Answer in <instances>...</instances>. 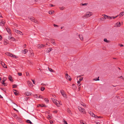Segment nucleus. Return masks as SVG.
Wrapping results in <instances>:
<instances>
[{"mask_svg":"<svg viewBox=\"0 0 124 124\" xmlns=\"http://www.w3.org/2000/svg\"><path fill=\"white\" fill-rule=\"evenodd\" d=\"M5 23V21L3 20H1V22L0 23V26H3Z\"/></svg>","mask_w":124,"mask_h":124,"instance_id":"8","label":"nucleus"},{"mask_svg":"<svg viewBox=\"0 0 124 124\" xmlns=\"http://www.w3.org/2000/svg\"><path fill=\"white\" fill-rule=\"evenodd\" d=\"M47 117L48 119H50L51 118V116H47Z\"/></svg>","mask_w":124,"mask_h":124,"instance_id":"45","label":"nucleus"},{"mask_svg":"<svg viewBox=\"0 0 124 124\" xmlns=\"http://www.w3.org/2000/svg\"><path fill=\"white\" fill-rule=\"evenodd\" d=\"M25 94L26 95L28 96H29L31 95V94L30 93L28 92H27Z\"/></svg>","mask_w":124,"mask_h":124,"instance_id":"22","label":"nucleus"},{"mask_svg":"<svg viewBox=\"0 0 124 124\" xmlns=\"http://www.w3.org/2000/svg\"><path fill=\"white\" fill-rule=\"evenodd\" d=\"M80 122L81 124H85V123H84L82 121H80Z\"/></svg>","mask_w":124,"mask_h":124,"instance_id":"42","label":"nucleus"},{"mask_svg":"<svg viewBox=\"0 0 124 124\" xmlns=\"http://www.w3.org/2000/svg\"><path fill=\"white\" fill-rule=\"evenodd\" d=\"M26 122L31 124H32V123L30 121L28 120H27Z\"/></svg>","mask_w":124,"mask_h":124,"instance_id":"29","label":"nucleus"},{"mask_svg":"<svg viewBox=\"0 0 124 124\" xmlns=\"http://www.w3.org/2000/svg\"><path fill=\"white\" fill-rule=\"evenodd\" d=\"M45 89L44 87H41L40 88V90L42 91H43Z\"/></svg>","mask_w":124,"mask_h":124,"instance_id":"38","label":"nucleus"},{"mask_svg":"<svg viewBox=\"0 0 124 124\" xmlns=\"http://www.w3.org/2000/svg\"><path fill=\"white\" fill-rule=\"evenodd\" d=\"M99 77H98V78L97 79V78H96L94 79H93V80H95V81L99 80Z\"/></svg>","mask_w":124,"mask_h":124,"instance_id":"39","label":"nucleus"},{"mask_svg":"<svg viewBox=\"0 0 124 124\" xmlns=\"http://www.w3.org/2000/svg\"><path fill=\"white\" fill-rule=\"evenodd\" d=\"M116 16L115 17L113 16V18L114 19L115 18H116V17H117V16Z\"/></svg>","mask_w":124,"mask_h":124,"instance_id":"52","label":"nucleus"},{"mask_svg":"<svg viewBox=\"0 0 124 124\" xmlns=\"http://www.w3.org/2000/svg\"><path fill=\"white\" fill-rule=\"evenodd\" d=\"M80 81H78L77 82L78 84H79L80 83Z\"/></svg>","mask_w":124,"mask_h":124,"instance_id":"61","label":"nucleus"},{"mask_svg":"<svg viewBox=\"0 0 124 124\" xmlns=\"http://www.w3.org/2000/svg\"><path fill=\"white\" fill-rule=\"evenodd\" d=\"M93 15V13L91 12H87L85 15V16L86 17H90L91 15Z\"/></svg>","mask_w":124,"mask_h":124,"instance_id":"2","label":"nucleus"},{"mask_svg":"<svg viewBox=\"0 0 124 124\" xmlns=\"http://www.w3.org/2000/svg\"><path fill=\"white\" fill-rule=\"evenodd\" d=\"M54 11H49V13L50 14H53L54 13Z\"/></svg>","mask_w":124,"mask_h":124,"instance_id":"24","label":"nucleus"},{"mask_svg":"<svg viewBox=\"0 0 124 124\" xmlns=\"http://www.w3.org/2000/svg\"><path fill=\"white\" fill-rule=\"evenodd\" d=\"M39 105L41 107H46V106L45 105H43V104L42 105Z\"/></svg>","mask_w":124,"mask_h":124,"instance_id":"35","label":"nucleus"},{"mask_svg":"<svg viewBox=\"0 0 124 124\" xmlns=\"http://www.w3.org/2000/svg\"><path fill=\"white\" fill-rule=\"evenodd\" d=\"M64 124H68L67 122L65 120L64 121Z\"/></svg>","mask_w":124,"mask_h":124,"instance_id":"47","label":"nucleus"},{"mask_svg":"<svg viewBox=\"0 0 124 124\" xmlns=\"http://www.w3.org/2000/svg\"><path fill=\"white\" fill-rule=\"evenodd\" d=\"M64 8L65 7H61L60 8L61 10H63L64 9Z\"/></svg>","mask_w":124,"mask_h":124,"instance_id":"37","label":"nucleus"},{"mask_svg":"<svg viewBox=\"0 0 124 124\" xmlns=\"http://www.w3.org/2000/svg\"><path fill=\"white\" fill-rule=\"evenodd\" d=\"M49 5L51 7H54L55 6L54 5H53L52 4H50Z\"/></svg>","mask_w":124,"mask_h":124,"instance_id":"49","label":"nucleus"},{"mask_svg":"<svg viewBox=\"0 0 124 124\" xmlns=\"http://www.w3.org/2000/svg\"><path fill=\"white\" fill-rule=\"evenodd\" d=\"M2 39V37L1 35H0V40H1Z\"/></svg>","mask_w":124,"mask_h":124,"instance_id":"55","label":"nucleus"},{"mask_svg":"<svg viewBox=\"0 0 124 124\" xmlns=\"http://www.w3.org/2000/svg\"><path fill=\"white\" fill-rule=\"evenodd\" d=\"M17 87V85H13V88H16Z\"/></svg>","mask_w":124,"mask_h":124,"instance_id":"40","label":"nucleus"},{"mask_svg":"<svg viewBox=\"0 0 124 124\" xmlns=\"http://www.w3.org/2000/svg\"><path fill=\"white\" fill-rule=\"evenodd\" d=\"M12 37L11 36H10L8 37V39L10 40L12 38Z\"/></svg>","mask_w":124,"mask_h":124,"instance_id":"43","label":"nucleus"},{"mask_svg":"<svg viewBox=\"0 0 124 124\" xmlns=\"http://www.w3.org/2000/svg\"><path fill=\"white\" fill-rule=\"evenodd\" d=\"M41 96L39 94H36L34 95V97L36 98H42V97H40Z\"/></svg>","mask_w":124,"mask_h":124,"instance_id":"9","label":"nucleus"},{"mask_svg":"<svg viewBox=\"0 0 124 124\" xmlns=\"http://www.w3.org/2000/svg\"><path fill=\"white\" fill-rule=\"evenodd\" d=\"M50 123L51 124H52L53 123V122L52 121H50Z\"/></svg>","mask_w":124,"mask_h":124,"instance_id":"57","label":"nucleus"},{"mask_svg":"<svg viewBox=\"0 0 124 124\" xmlns=\"http://www.w3.org/2000/svg\"><path fill=\"white\" fill-rule=\"evenodd\" d=\"M45 46H46L45 45L39 44L37 45V46L38 48L40 49Z\"/></svg>","mask_w":124,"mask_h":124,"instance_id":"3","label":"nucleus"},{"mask_svg":"<svg viewBox=\"0 0 124 124\" xmlns=\"http://www.w3.org/2000/svg\"><path fill=\"white\" fill-rule=\"evenodd\" d=\"M51 99L52 101L58 107L59 106V102L58 101H57L55 99L53 98H52Z\"/></svg>","mask_w":124,"mask_h":124,"instance_id":"1","label":"nucleus"},{"mask_svg":"<svg viewBox=\"0 0 124 124\" xmlns=\"http://www.w3.org/2000/svg\"><path fill=\"white\" fill-rule=\"evenodd\" d=\"M11 57H13V58H17V57L15 55H14L12 54H11Z\"/></svg>","mask_w":124,"mask_h":124,"instance_id":"21","label":"nucleus"},{"mask_svg":"<svg viewBox=\"0 0 124 124\" xmlns=\"http://www.w3.org/2000/svg\"><path fill=\"white\" fill-rule=\"evenodd\" d=\"M81 85V84H80V83L79 84H78V85L79 87L80 85Z\"/></svg>","mask_w":124,"mask_h":124,"instance_id":"56","label":"nucleus"},{"mask_svg":"<svg viewBox=\"0 0 124 124\" xmlns=\"http://www.w3.org/2000/svg\"><path fill=\"white\" fill-rule=\"evenodd\" d=\"M44 100L47 103H48V102L49 101L48 99L47 98H45L44 99Z\"/></svg>","mask_w":124,"mask_h":124,"instance_id":"26","label":"nucleus"},{"mask_svg":"<svg viewBox=\"0 0 124 124\" xmlns=\"http://www.w3.org/2000/svg\"><path fill=\"white\" fill-rule=\"evenodd\" d=\"M14 31L17 33L20 34L21 35H23V34L22 33V32L19 31L17 30V29H14Z\"/></svg>","mask_w":124,"mask_h":124,"instance_id":"6","label":"nucleus"},{"mask_svg":"<svg viewBox=\"0 0 124 124\" xmlns=\"http://www.w3.org/2000/svg\"><path fill=\"white\" fill-rule=\"evenodd\" d=\"M41 85H46L45 84H44L43 83H42L41 84Z\"/></svg>","mask_w":124,"mask_h":124,"instance_id":"63","label":"nucleus"},{"mask_svg":"<svg viewBox=\"0 0 124 124\" xmlns=\"http://www.w3.org/2000/svg\"><path fill=\"white\" fill-rule=\"evenodd\" d=\"M104 17L106 19L107 18H109V16L104 15Z\"/></svg>","mask_w":124,"mask_h":124,"instance_id":"27","label":"nucleus"},{"mask_svg":"<svg viewBox=\"0 0 124 124\" xmlns=\"http://www.w3.org/2000/svg\"><path fill=\"white\" fill-rule=\"evenodd\" d=\"M81 87H79L78 88V91H79L80 90Z\"/></svg>","mask_w":124,"mask_h":124,"instance_id":"51","label":"nucleus"},{"mask_svg":"<svg viewBox=\"0 0 124 124\" xmlns=\"http://www.w3.org/2000/svg\"><path fill=\"white\" fill-rule=\"evenodd\" d=\"M10 40L12 41H14L15 40V39L14 38L12 37V38Z\"/></svg>","mask_w":124,"mask_h":124,"instance_id":"32","label":"nucleus"},{"mask_svg":"<svg viewBox=\"0 0 124 124\" xmlns=\"http://www.w3.org/2000/svg\"><path fill=\"white\" fill-rule=\"evenodd\" d=\"M109 18H110V19H111L112 18H113V16L110 17L109 16Z\"/></svg>","mask_w":124,"mask_h":124,"instance_id":"58","label":"nucleus"},{"mask_svg":"<svg viewBox=\"0 0 124 124\" xmlns=\"http://www.w3.org/2000/svg\"><path fill=\"white\" fill-rule=\"evenodd\" d=\"M79 37L80 39L81 40H83V36L82 35L79 34Z\"/></svg>","mask_w":124,"mask_h":124,"instance_id":"15","label":"nucleus"},{"mask_svg":"<svg viewBox=\"0 0 124 124\" xmlns=\"http://www.w3.org/2000/svg\"><path fill=\"white\" fill-rule=\"evenodd\" d=\"M31 80L33 82V84H34V85H36V84H35V82H34V80H32V79H31Z\"/></svg>","mask_w":124,"mask_h":124,"instance_id":"46","label":"nucleus"},{"mask_svg":"<svg viewBox=\"0 0 124 124\" xmlns=\"http://www.w3.org/2000/svg\"><path fill=\"white\" fill-rule=\"evenodd\" d=\"M7 78L6 77H4L2 79L1 83L4 82L6 81V80Z\"/></svg>","mask_w":124,"mask_h":124,"instance_id":"19","label":"nucleus"},{"mask_svg":"<svg viewBox=\"0 0 124 124\" xmlns=\"http://www.w3.org/2000/svg\"><path fill=\"white\" fill-rule=\"evenodd\" d=\"M54 26H55V27H56V26H58L57 25H56L55 24H54Z\"/></svg>","mask_w":124,"mask_h":124,"instance_id":"64","label":"nucleus"},{"mask_svg":"<svg viewBox=\"0 0 124 124\" xmlns=\"http://www.w3.org/2000/svg\"><path fill=\"white\" fill-rule=\"evenodd\" d=\"M2 84L4 85V86H6L7 85V84L4 82L2 83Z\"/></svg>","mask_w":124,"mask_h":124,"instance_id":"33","label":"nucleus"},{"mask_svg":"<svg viewBox=\"0 0 124 124\" xmlns=\"http://www.w3.org/2000/svg\"><path fill=\"white\" fill-rule=\"evenodd\" d=\"M121 25L120 23V22H117L115 25V27H119Z\"/></svg>","mask_w":124,"mask_h":124,"instance_id":"10","label":"nucleus"},{"mask_svg":"<svg viewBox=\"0 0 124 124\" xmlns=\"http://www.w3.org/2000/svg\"><path fill=\"white\" fill-rule=\"evenodd\" d=\"M18 74L19 75V76H21L22 75V73H18Z\"/></svg>","mask_w":124,"mask_h":124,"instance_id":"44","label":"nucleus"},{"mask_svg":"<svg viewBox=\"0 0 124 124\" xmlns=\"http://www.w3.org/2000/svg\"><path fill=\"white\" fill-rule=\"evenodd\" d=\"M32 21L33 22L35 23H36L37 22V20L35 19H34V18L33 19H32Z\"/></svg>","mask_w":124,"mask_h":124,"instance_id":"31","label":"nucleus"},{"mask_svg":"<svg viewBox=\"0 0 124 124\" xmlns=\"http://www.w3.org/2000/svg\"><path fill=\"white\" fill-rule=\"evenodd\" d=\"M61 93L62 94V96L64 97H65L66 96V94H64V91L63 90H61L60 91Z\"/></svg>","mask_w":124,"mask_h":124,"instance_id":"12","label":"nucleus"},{"mask_svg":"<svg viewBox=\"0 0 124 124\" xmlns=\"http://www.w3.org/2000/svg\"><path fill=\"white\" fill-rule=\"evenodd\" d=\"M54 113H56L57 112V110L54 111Z\"/></svg>","mask_w":124,"mask_h":124,"instance_id":"53","label":"nucleus"},{"mask_svg":"<svg viewBox=\"0 0 124 124\" xmlns=\"http://www.w3.org/2000/svg\"><path fill=\"white\" fill-rule=\"evenodd\" d=\"M124 12H122L121 13H120V14L119 16H120V17H121V16H122L124 15Z\"/></svg>","mask_w":124,"mask_h":124,"instance_id":"25","label":"nucleus"},{"mask_svg":"<svg viewBox=\"0 0 124 124\" xmlns=\"http://www.w3.org/2000/svg\"><path fill=\"white\" fill-rule=\"evenodd\" d=\"M27 83L29 86L31 87L33 86V85L32 83L30 81H28V82Z\"/></svg>","mask_w":124,"mask_h":124,"instance_id":"14","label":"nucleus"},{"mask_svg":"<svg viewBox=\"0 0 124 124\" xmlns=\"http://www.w3.org/2000/svg\"><path fill=\"white\" fill-rule=\"evenodd\" d=\"M83 79V78H80L79 79V81H81Z\"/></svg>","mask_w":124,"mask_h":124,"instance_id":"50","label":"nucleus"},{"mask_svg":"<svg viewBox=\"0 0 124 124\" xmlns=\"http://www.w3.org/2000/svg\"><path fill=\"white\" fill-rule=\"evenodd\" d=\"M97 124H100V123L98 122H95Z\"/></svg>","mask_w":124,"mask_h":124,"instance_id":"54","label":"nucleus"},{"mask_svg":"<svg viewBox=\"0 0 124 124\" xmlns=\"http://www.w3.org/2000/svg\"><path fill=\"white\" fill-rule=\"evenodd\" d=\"M14 110H15V111H18L17 110H16V109L15 108H14Z\"/></svg>","mask_w":124,"mask_h":124,"instance_id":"62","label":"nucleus"},{"mask_svg":"<svg viewBox=\"0 0 124 124\" xmlns=\"http://www.w3.org/2000/svg\"><path fill=\"white\" fill-rule=\"evenodd\" d=\"M87 4V3H84V4H82V6H85V5H86Z\"/></svg>","mask_w":124,"mask_h":124,"instance_id":"48","label":"nucleus"},{"mask_svg":"<svg viewBox=\"0 0 124 124\" xmlns=\"http://www.w3.org/2000/svg\"><path fill=\"white\" fill-rule=\"evenodd\" d=\"M6 30L7 31L9 34H10L11 33L10 29L9 28H6Z\"/></svg>","mask_w":124,"mask_h":124,"instance_id":"18","label":"nucleus"},{"mask_svg":"<svg viewBox=\"0 0 124 124\" xmlns=\"http://www.w3.org/2000/svg\"><path fill=\"white\" fill-rule=\"evenodd\" d=\"M52 96L54 98H55V97H56V96L54 95H52Z\"/></svg>","mask_w":124,"mask_h":124,"instance_id":"60","label":"nucleus"},{"mask_svg":"<svg viewBox=\"0 0 124 124\" xmlns=\"http://www.w3.org/2000/svg\"><path fill=\"white\" fill-rule=\"evenodd\" d=\"M89 114H90V115L92 116V117H95V118H97L99 117L98 116L95 115L92 112L90 111L89 112Z\"/></svg>","mask_w":124,"mask_h":124,"instance_id":"5","label":"nucleus"},{"mask_svg":"<svg viewBox=\"0 0 124 124\" xmlns=\"http://www.w3.org/2000/svg\"><path fill=\"white\" fill-rule=\"evenodd\" d=\"M104 41L106 42L107 43H108L109 42V41L108 40H107V39H104Z\"/></svg>","mask_w":124,"mask_h":124,"instance_id":"30","label":"nucleus"},{"mask_svg":"<svg viewBox=\"0 0 124 124\" xmlns=\"http://www.w3.org/2000/svg\"><path fill=\"white\" fill-rule=\"evenodd\" d=\"M49 49L48 51V53H49L52 50V48H50Z\"/></svg>","mask_w":124,"mask_h":124,"instance_id":"34","label":"nucleus"},{"mask_svg":"<svg viewBox=\"0 0 124 124\" xmlns=\"http://www.w3.org/2000/svg\"><path fill=\"white\" fill-rule=\"evenodd\" d=\"M67 112L70 115H71L72 113L70 110L69 108H68L67 109Z\"/></svg>","mask_w":124,"mask_h":124,"instance_id":"20","label":"nucleus"},{"mask_svg":"<svg viewBox=\"0 0 124 124\" xmlns=\"http://www.w3.org/2000/svg\"><path fill=\"white\" fill-rule=\"evenodd\" d=\"M6 55L9 56H11V54L9 52H7L6 53Z\"/></svg>","mask_w":124,"mask_h":124,"instance_id":"23","label":"nucleus"},{"mask_svg":"<svg viewBox=\"0 0 124 124\" xmlns=\"http://www.w3.org/2000/svg\"><path fill=\"white\" fill-rule=\"evenodd\" d=\"M8 43L7 41H4V45H7Z\"/></svg>","mask_w":124,"mask_h":124,"instance_id":"36","label":"nucleus"},{"mask_svg":"<svg viewBox=\"0 0 124 124\" xmlns=\"http://www.w3.org/2000/svg\"><path fill=\"white\" fill-rule=\"evenodd\" d=\"M28 52V50L26 49H25L22 51V52L23 54H25Z\"/></svg>","mask_w":124,"mask_h":124,"instance_id":"17","label":"nucleus"},{"mask_svg":"<svg viewBox=\"0 0 124 124\" xmlns=\"http://www.w3.org/2000/svg\"><path fill=\"white\" fill-rule=\"evenodd\" d=\"M1 64L4 68H7V66L4 62H1Z\"/></svg>","mask_w":124,"mask_h":124,"instance_id":"11","label":"nucleus"},{"mask_svg":"<svg viewBox=\"0 0 124 124\" xmlns=\"http://www.w3.org/2000/svg\"><path fill=\"white\" fill-rule=\"evenodd\" d=\"M8 79H9V80L11 82H13V80L12 79V78L11 76L9 75V76Z\"/></svg>","mask_w":124,"mask_h":124,"instance_id":"13","label":"nucleus"},{"mask_svg":"<svg viewBox=\"0 0 124 124\" xmlns=\"http://www.w3.org/2000/svg\"><path fill=\"white\" fill-rule=\"evenodd\" d=\"M48 69L51 72H53V70L51 68H50L49 67H48Z\"/></svg>","mask_w":124,"mask_h":124,"instance_id":"28","label":"nucleus"},{"mask_svg":"<svg viewBox=\"0 0 124 124\" xmlns=\"http://www.w3.org/2000/svg\"><path fill=\"white\" fill-rule=\"evenodd\" d=\"M78 109L79 111L83 113H85V109L84 108H82L81 107H78Z\"/></svg>","mask_w":124,"mask_h":124,"instance_id":"4","label":"nucleus"},{"mask_svg":"<svg viewBox=\"0 0 124 124\" xmlns=\"http://www.w3.org/2000/svg\"><path fill=\"white\" fill-rule=\"evenodd\" d=\"M65 77L67 79L69 80L70 81L71 80V77L69 76L67 73Z\"/></svg>","mask_w":124,"mask_h":124,"instance_id":"7","label":"nucleus"},{"mask_svg":"<svg viewBox=\"0 0 124 124\" xmlns=\"http://www.w3.org/2000/svg\"><path fill=\"white\" fill-rule=\"evenodd\" d=\"M119 45H120V46H123V45L122 44L120 45V44H119Z\"/></svg>","mask_w":124,"mask_h":124,"instance_id":"59","label":"nucleus"},{"mask_svg":"<svg viewBox=\"0 0 124 124\" xmlns=\"http://www.w3.org/2000/svg\"><path fill=\"white\" fill-rule=\"evenodd\" d=\"M26 76H29V73L28 72H26Z\"/></svg>","mask_w":124,"mask_h":124,"instance_id":"41","label":"nucleus"},{"mask_svg":"<svg viewBox=\"0 0 124 124\" xmlns=\"http://www.w3.org/2000/svg\"><path fill=\"white\" fill-rule=\"evenodd\" d=\"M13 91L14 92L15 94L16 95H18V93L16 92L17 91V90L15 89H13Z\"/></svg>","mask_w":124,"mask_h":124,"instance_id":"16","label":"nucleus"}]
</instances>
